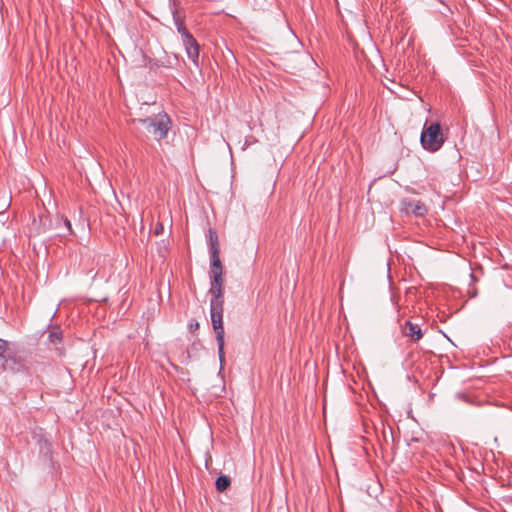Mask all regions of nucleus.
I'll return each instance as SVG.
<instances>
[{"label":"nucleus","instance_id":"f257e3e1","mask_svg":"<svg viewBox=\"0 0 512 512\" xmlns=\"http://www.w3.org/2000/svg\"><path fill=\"white\" fill-rule=\"evenodd\" d=\"M209 294L210 299V317L215 338L218 346V355L221 364L225 358V331L223 326V311H224V279L210 280Z\"/></svg>","mask_w":512,"mask_h":512},{"label":"nucleus","instance_id":"ddd939ff","mask_svg":"<svg viewBox=\"0 0 512 512\" xmlns=\"http://www.w3.org/2000/svg\"><path fill=\"white\" fill-rule=\"evenodd\" d=\"M199 327V324L196 322L195 324H191L190 325V328L193 330V329H198Z\"/></svg>","mask_w":512,"mask_h":512},{"label":"nucleus","instance_id":"0eeeda50","mask_svg":"<svg viewBox=\"0 0 512 512\" xmlns=\"http://www.w3.org/2000/svg\"><path fill=\"white\" fill-rule=\"evenodd\" d=\"M211 256L210 280L223 279V266L219 254L214 252Z\"/></svg>","mask_w":512,"mask_h":512},{"label":"nucleus","instance_id":"f8f14e48","mask_svg":"<svg viewBox=\"0 0 512 512\" xmlns=\"http://www.w3.org/2000/svg\"><path fill=\"white\" fill-rule=\"evenodd\" d=\"M60 221L66 229V232L62 233L61 235L65 236L67 234H72L73 230H72L71 222L67 218H64V217H61Z\"/></svg>","mask_w":512,"mask_h":512},{"label":"nucleus","instance_id":"20e7f679","mask_svg":"<svg viewBox=\"0 0 512 512\" xmlns=\"http://www.w3.org/2000/svg\"><path fill=\"white\" fill-rule=\"evenodd\" d=\"M174 23L177 29V32L182 37V42L185 46V50L189 59L193 61V63L198 66V58H199V45L193 35L187 30L184 21L181 17L174 13L173 14Z\"/></svg>","mask_w":512,"mask_h":512},{"label":"nucleus","instance_id":"6e6552de","mask_svg":"<svg viewBox=\"0 0 512 512\" xmlns=\"http://www.w3.org/2000/svg\"><path fill=\"white\" fill-rule=\"evenodd\" d=\"M407 211H411L416 216H423L427 212V208L421 201H411L407 204Z\"/></svg>","mask_w":512,"mask_h":512},{"label":"nucleus","instance_id":"9d476101","mask_svg":"<svg viewBox=\"0 0 512 512\" xmlns=\"http://www.w3.org/2000/svg\"><path fill=\"white\" fill-rule=\"evenodd\" d=\"M231 484L229 476L221 475L216 479L215 485L218 492H224Z\"/></svg>","mask_w":512,"mask_h":512},{"label":"nucleus","instance_id":"1a4fd4ad","mask_svg":"<svg viewBox=\"0 0 512 512\" xmlns=\"http://www.w3.org/2000/svg\"><path fill=\"white\" fill-rule=\"evenodd\" d=\"M208 240H209V246H210V255H214V252L216 254H219V244H218V235L216 230L209 229L208 230Z\"/></svg>","mask_w":512,"mask_h":512},{"label":"nucleus","instance_id":"f03ea898","mask_svg":"<svg viewBox=\"0 0 512 512\" xmlns=\"http://www.w3.org/2000/svg\"><path fill=\"white\" fill-rule=\"evenodd\" d=\"M422 147L429 152L438 151L444 144V135L439 123L425 124L420 136Z\"/></svg>","mask_w":512,"mask_h":512},{"label":"nucleus","instance_id":"39448f33","mask_svg":"<svg viewBox=\"0 0 512 512\" xmlns=\"http://www.w3.org/2000/svg\"><path fill=\"white\" fill-rule=\"evenodd\" d=\"M2 364L1 369L2 371H9L12 373L19 372L24 369V363L23 361L18 358L16 355L11 354H4L1 357Z\"/></svg>","mask_w":512,"mask_h":512},{"label":"nucleus","instance_id":"423d86ee","mask_svg":"<svg viewBox=\"0 0 512 512\" xmlns=\"http://www.w3.org/2000/svg\"><path fill=\"white\" fill-rule=\"evenodd\" d=\"M402 331L403 334L409 337L413 342L419 341L423 336L420 326L410 320L405 322Z\"/></svg>","mask_w":512,"mask_h":512},{"label":"nucleus","instance_id":"7ed1b4c3","mask_svg":"<svg viewBox=\"0 0 512 512\" xmlns=\"http://www.w3.org/2000/svg\"><path fill=\"white\" fill-rule=\"evenodd\" d=\"M157 141L166 138L170 130L171 120L166 113H160L145 119L138 120Z\"/></svg>","mask_w":512,"mask_h":512},{"label":"nucleus","instance_id":"9b49d317","mask_svg":"<svg viewBox=\"0 0 512 512\" xmlns=\"http://www.w3.org/2000/svg\"><path fill=\"white\" fill-rule=\"evenodd\" d=\"M48 338H49L51 343L57 344V343H59L61 341L62 331L59 330L58 328H54L53 330H51L49 332Z\"/></svg>","mask_w":512,"mask_h":512}]
</instances>
